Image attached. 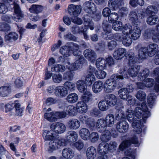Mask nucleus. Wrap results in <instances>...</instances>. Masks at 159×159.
<instances>
[{
    "label": "nucleus",
    "instance_id": "f257e3e1",
    "mask_svg": "<svg viewBox=\"0 0 159 159\" xmlns=\"http://www.w3.org/2000/svg\"><path fill=\"white\" fill-rule=\"evenodd\" d=\"M141 107L142 109L140 107H136L134 110V114L135 117L137 120H134L132 123V126L134 129V131L137 134L141 133L142 131V127L143 123L142 124L141 120L142 118L143 122L146 123V120L147 118L150 116V113L147 110V106L144 102H142L141 104Z\"/></svg>",
    "mask_w": 159,
    "mask_h": 159
},
{
    "label": "nucleus",
    "instance_id": "f03ea898",
    "mask_svg": "<svg viewBox=\"0 0 159 159\" xmlns=\"http://www.w3.org/2000/svg\"><path fill=\"white\" fill-rule=\"evenodd\" d=\"M133 144L135 145L136 147H138L139 145L137 136L134 135L128 140L123 141L119 146V149L120 151H125L124 154L127 156L131 157L132 159H135L136 156V153L135 151L129 147L132 146ZM121 159H130L128 157H125Z\"/></svg>",
    "mask_w": 159,
    "mask_h": 159
},
{
    "label": "nucleus",
    "instance_id": "7ed1b4c3",
    "mask_svg": "<svg viewBox=\"0 0 159 159\" xmlns=\"http://www.w3.org/2000/svg\"><path fill=\"white\" fill-rule=\"evenodd\" d=\"M68 11L71 16L70 19L67 16H65L63 18L64 23L68 25H70L71 21L78 25H80V5H75L71 4L69 5Z\"/></svg>",
    "mask_w": 159,
    "mask_h": 159
},
{
    "label": "nucleus",
    "instance_id": "20e7f679",
    "mask_svg": "<svg viewBox=\"0 0 159 159\" xmlns=\"http://www.w3.org/2000/svg\"><path fill=\"white\" fill-rule=\"evenodd\" d=\"M14 10L13 16L10 15H4L2 17V19L8 23H11V18L16 22H21L24 18V14L21 11L19 5L14 2L12 5Z\"/></svg>",
    "mask_w": 159,
    "mask_h": 159
},
{
    "label": "nucleus",
    "instance_id": "39448f33",
    "mask_svg": "<svg viewBox=\"0 0 159 159\" xmlns=\"http://www.w3.org/2000/svg\"><path fill=\"white\" fill-rule=\"evenodd\" d=\"M80 96L82 102L87 103L92 98V94L87 89L86 82L80 80Z\"/></svg>",
    "mask_w": 159,
    "mask_h": 159
},
{
    "label": "nucleus",
    "instance_id": "423d86ee",
    "mask_svg": "<svg viewBox=\"0 0 159 159\" xmlns=\"http://www.w3.org/2000/svg\"><path fill=\"white\" fill-rule=\"evenodd\" d=\"M83 20L84 22V28L81 26L80 28V32H82L84 38L85 39L88 40L89 36L86 33L88 29L89 28L91 30L94 29V24L92 21H91V17L89 15H85L83 16Z\"/></svg>",
    "mask_w": 159,
    "mask_h": 159
},
{
    "label": "nucleus",
    "instance_id": "0eeeda50",
    "mask_svg": "<svg viewBox=\"0 0 159 159\" xmlns=\"http://www.w3.org/2000/svg\"><path fill=\"white\" fill-rule=\"evenodd\" d=\"M117 78L116 74L112 75L109 79L107 80L105 84L106 86L104 87V90L106 93H109L112 92L117 88L116 81Z\"/></svg>",
    "mask_w": 159,
    "mask_h": 159
},
{
    "label": "nucleus",
    "instance_id": "6e6552de",
    "mask_svg": "<svg viewBox=\"0 0 159 159\" xmlns=\"http://www.w3.org/2000/svg\"><path fill=\"white\" fill-rule=\"evenodd\" d=\"M65 144V140L63 139H55L50 141L49 143L48 151L52 152L59 148L61 146Z\"/></svg>",
    "mask_w": 159,
    "mask_h": 159
},
{
    "label": "nucleus",
    "instance_id": "1a4fd4ad",
    "mask_svg": "<svg viewBox=\"0 0 159 159\" xmlns=\"http://www.w3.org/2000/svg\"><path fill=\"white\" fill-rule=\"evenodd\" d=\"M103 31L102 35L103 38L107 40H110L114 38V35L110 30L111 26L107 21L103 23Z\"/></svg>",
    "mask_w": 159,
    "mask_h": 159
},
{
    "label": "nucleus",
    "instance_id": "9d476101",
    "mask_svg": "<svg viewBox=\"0 0 159 159\" xmlns=\"http://www.w3.org/2000/svg\"><path fill=\"white\" fill-rule=\"evenodd\" d=\"M97 72V71L94 67L91 66H89L87 70V75L85 78V81L88 82V85H91L93 83V82L94 81L95 77L93 74H96Z\"/></svg>",
    "mask_w": 159,
    "mask_h": 159
},
{
    "label": "nucleus",
    "instance_id": "9b49d317",
    "mask_svg": "<svg viewBox=\"0 0 159 159\" xmlns=\"http://www.w3.org/2000/svg\"><path fill=\"white\" fill-rule=\"evenodd\" d=\"M133 86L132 84L129 85L126 88L121 89L118 91L119 97L123 100H127L129 96H130L129 93L133 91Z\"/></svg>",
    "mask_w": 159,
    "mask_h": 159
},
{
    "label": "nucleus",
    "instance_id": "f8f14e48",
    "mask_svg": "<svg viewBox=\"0 0 159 159\" xmlns=\"http://www.w3.org/2000/svg\"><path fill=\"white\" fill-rule=\"evenodd\" d=\"M82 8L83 10L89 14H86L85 15H89L92 17L91 14L93 13V12L96 10V5L93 2L89 1L85 2L82 5ZM92 18H91V20Z\"/></svg>",
    "mask_w": 159,
    "mask_h": 159
},
{
    "label": "nucleus",
    "instance_id": "ddd939ff",
    "mask_svg": "<svg viewBox=\"0 0 159 159\" xmlns=\"http://www.w3.org/2000/svg\"><path fill=\"white\" fill-rule=\"evenodd\" d=\"M73 46L78 48L79 46L73 43H67V45L61 47L60 52L63 56L66 57H68L70 56V51L72 50V47Z\"/></svg>",
    "mask_w": 159,
    "mask_h": 159
},
{
    "label": "nucleus",
    "instance_id": "4468645a",
    "mask_svg": "<svg viewBox=\"0 0 159 159\" xmlns=\"http://www.w3.org/2000/svg\"><path fill=\"white\" fill-rule=\"evenodd\" d=\"M129 125L125 120H120L118 122L116 125V130L121 133L127 132L129 129Z\"/></svg>",
    "mask_w": 159,
    "mask_h": 159
},
{
    "label": "nucleus",
    "instance_id": "2eb2a0df",
    "mask_svg": "<svg viewBox=\"0 0 159 159\" xmlns=\"http://www.w3.org/2000/svg\"><path fill=\"white\" fill-rule=\"evenodd\" d=\"M50 128L56 134L62 133L66 129L65 125L62 123L59 122L51 124Z\"/></svg>",
    "mask_w": 159,
    "mask_h": 159
},
{
    "label": "nucleus",
    "instance_id": "dca6fc26",
    "mask_svg": "<svg viewBox=\"0 0 159 159\" xmlns=\"http://www.w3.org/2000/svg\"><path fill=\"white\" fill-rule=\"evenodd\" d=\"M55 95L58 97L63 98L68 93V91L66 88L62 86L57 87L55 89Z\"/></svg>",
    "mask_w": 159,
    "mask_h": 159
},
{
    "label": "nucleus",
    "instance_id": "f3484780",
    "mask_svg": "<svg viewBox=\"0 0 159 159\" xmlns=\"http://www.w3.org/2000/svg\"><path fill=\"white\" fill-rule=\"evenodd\" d=\"M84 54V57L91 62L95 61L97 57L96 53L94 50L91 49L85 50Z\"/></svg>",
    "mask_w": 159,
    "mask_h": 159
},
{
    "label": "nucleus",
    "instance_id": "a211bd4d",
    "mask_svg": "<svg viewBox=\"0 0 159 159\" xmlns=\"http://www.w3.org/2000/svg\"><path fill=\"white\" fill-rule=\"evenodd\" d=\"M126 49L122 48L117 49L114 52L113 55L114 58L117 60L121 59L126 56Z\"/></svg>",
    "mask_w": 159,
    "mask_h": 159
},
{
    "label": "nucleus",
    "instance_id": "6ab92c4d",
    "mask_svg": "<svg viewBox=\"0 0 159 159\" xmlns=\"http://www.w3.org/2000/svg\"><path fill=\"white\" fill-rule=\"evenodd\" d=\"M124 4L123 0H109L108 2V6L114 10H116Z\"/></svg>",
    "mask_w": 159,
    "mask_h": 159
},
{
    "label": "nucleus",
    "instance_id": "aec40b11",
    "mask_svg": "<svg viewBox=\"0 0 159 159\" xmlns=\"http://www.w3.org/2000/svg\"><path fill=\"white\" fill-rule=\"evenodd\" d=\"M106 104L109 106L113 107L116 104L117 100L116 97L113 94H108L105 97Z\"/></svg>",
    "mask_w": 159,
    "mask_h": 159
},
{
    "label": "nucleus",
    "instance_id": "412c9836",
    "mask_svg": "<svg viewBox=\"0 0 159 159\" xmlns=\"http://www.w3.org/2000/svg\"><path fill=\"white\" fill-rule=\"evenodd\" d=\"M52 130H46L43 134V138L45 141L52 140L56 137V134L54 133Z\"/></svg>",
    "mask_w": 159,
    "mask_h": 159
},
{
    "label": "nucleus",
    "instance_id": "4be33fe9",
    "mask_svg": "<svg viewBox=\"0 0 159 159\" xmlns=\"http://www.w3.org/2000/svg\"><path fill=\"white\" fill-rule=\"evenodd\" d=\"M148 52V56L150 57L153 56L157 52L158 49V45L154 43L149 44L147 48Z\"/></svg>",
    "mask_w": 159,
    "mask_h": 159
},
{
    "label": "nucleus",
    "instance_id": "5701e85b",
    "mask_svg": "<svg viewBox=\"0 0 159 159\" xmlns=\"http://www.w3.org/2000/svg\"><path fill=\"white\" fill-rule=\"evenodd\" d=\"M86 157L88 159H94L97 155V151L93 146L89 147L86 151Z\"/></svg>",
    "mask_w": 159,
    "mask_h": 159
},
{
    "label": "nucleus",
    "instance_id": "b1692460",
    "mask_svg": "<svg viewBox=\"0 0 159 159\" xmlns=\"http://www.w3.org/2000/svg\"><path fill=\"white\" fill-rule=\"evenodd\" d=\"M140 66L139 65L131 66L127 70V73L130 76L132 77H135L138 74L139 71Z\"/></svg>",
    "mask_w": 159,
    "mask_h": 159
},
{
    "label": "nucleus",
    "instance_id": "393cba45",
    "mask_svg": "<svg viewBox=\"0 0 159 159\" xmlns=\"http://www.w3.org/2000/svg\"><path fill=\"white\" fill-rule=\"evenodd\" d=\"M66 138V140L68 142H73L77 140L78 139V136L76 132L71 130L67 132Z\"/></svg>",
    "mask_w": 159,
    "mask_h": 159
},
{
    "label": "nucleus",
    "instance_id": "a878e982",
    "mask_svg": "<svg viewBox=\"0 0 159 159\" xmlns=\"http://www.w3.org/2000/svg\"><path fill=\"white\" fill-rule=\"evenodd\" d=\"M15 108L14 115L18 116H21L23 115L24 108L21 107L20 104L17 101H16L13 103Z\"/></svg>",
    "mask_w": 159,
    "mask_h": 159
},
{
    "label": "nucleus",
    "instance_id": "bb28decb",
    "mask_svg": "<svg viewBox=\"0 0 159 159\" xmlns=\"http://www.w3.org/2000/svg\"><path fill=\"white\" fill-rule=\"evenodd\" d=\"M141 33V31L139 28L137 26H135L130 33L131 38L134 40H137L139 37Z\"/></svg>",
    "mask_w": 159,
    "mask_h": 159
},
{
    "label": "nucleus",
    "instance_id": "cd10ccee",
    "mask_svg": "<svg viewBox=\"0 0 159 159\" xmlns=\"http://www.w3.org/2000/svg\"><path fill=\"white\" fill-rule=\"evenodd\" d=\"M62 156L65 158L71 159L74 156V153L72 149L70 148H64L62 152Z\"/></svg>",
    "mask_w": 159,
    "mask_h": 159
},
{
    "label": "nucleus",
    "instance_id": "c85d7f7f",
    "mask_svg": "<svg viewBox=\"0 0 159 159\" xmlns=\"http://www.w3.org/2000/svg\"><path fill=\"white\" fill-rule=\"evenodd\" d=\"M97 150L99 154H107L108 151V143H100L98 146Z\"/></svg>",
    "mask_w": 159,
    "mask_h": 159
},
{
    "label": "nucleus",
    "instance_id": "c756f323",
    "mask_svg": "<svg viewBox=\"0 0 159 159\" xmlns=\"http://www.w3.org/2000/svg\"><path fill=\"white\" fill-rule=\"evenodd\" d=\"M127 69V67L126 66H124L120 69L119 73L120 75L118 74H116V76L118 80H123L124 78H126L128 77L127 71H126Z\"/></svg>",
    "mask_w": 159,
    "mask_h": 159
},
{
    "label": "nucleus",
    "instance_id": "7c9ffc66",
    "mask_svg": "<svg viewBox=\"0 0 159 159\" xmlns=\"http://www.w3.org/2000/svg\"><path fill=\"white\" fill-rule=\"evenodd\" d=\"M44 117L50 122H54L57 120L56 111L47 112L44 114Z\"/></svg>",
    "mask_w": 159,
    "mask_h": 159
},
{
    "label": "nucleus",
    "instance_id": "2f4dec72",
    "mask_svg": "<svg viewBox=\"0 0 159 159\" xmlns=\"http://www.w3.org/2000/svg\"><path fill=\"white\" fill-rule=\"evenodd\" d=\"M68 126L69 128L71 129H76L80 126L79 121L75 119H72L68 121Z\"/></svg>",
    "mask_w": 159,
    "mask_h": 159
},
{
    "label": "nucleus",
    "instance_id": "473e14b6",
    "mask_svg": "<svg viewBox=\"0 0 159 159\" xmlns=\"http://www.w3.org/2000/svg\"><path fill=\"white\" fill-rule=\"evenodd\" d=\"M103 88V82L98 80L95 82L93 85L92 89L93 91L95 93L101 91Z\"/></svg>",
    "mask_w": 159,
    "mask_h": 159
},
{
    "label": "nucleus",
    "instance_id": "72a5a7b5",
    "mask_svg": "<svg viewBox=\"0 0 159 159\" xmlns=\"http://www.w3.org/2000/svg\"><path fill=\"white\" fill-rule=\"evenodd\" d=\"M18 38V34L15 32H11L5 35V41L11 42L16 41Z\"/></svg>",
    "mask_w": 159,
    "mask_h": 159
},
{
    "label": "nucleus",
    "instance_id": "f704fd0d",
    "mask_svg": "<svg viewBox=\"0 0 159 159\" xmlns=\"http://www.w3.org/2000/svg\"><path fill=\"white\" fill-rule=\"evenodd\" d=\"M105 121L104 119H98L96 124V126L98 131L101 132L103 129L107 127Z\"/></svg>",
    "mask_w": 159,
    "mask_h": 159
},
{
    "label": "nucleus",
    "instance_id": "c9c22d12",
    "mask_svg": "<svg viewBox=\"0 0 159 159\" xmlns=\"http://www.w3.org/2000/svg\"><path fill=\"white\" fill-rule=\"evenodd\" d=\"M96 67L99 69H105L107 67L105 59L102 57L98 58L96 62Z\"/></svg>",
    "mask_w": 159,
    "mask_h": 159
},
{
    "label": "nucleus",
    "instance_id": "e433bc0d",
    "mask_svg": "<svg viewBox=\"0 0 159 159\" xmlns=\"http://www.w3.org/2000/svg\"><path fill=\"white\" fill-rule=\"evenodd\" d=\"M147 48L146 47H143L140 48L138 52L139 59H144L146 58L148 55Z\"/></svg>",
    "mask_w": 159,
    "mask_h": 159
},
{
    "label": "nucleus",
    "instance_id": "4c0bfd02",
    "mask_svg": "<svg viewBox=\"0 0 159 159\" xmlns=\"http://www.w3.org/2000/svg\"><path fill=\"white\" fill-rule=\"evenodd\" d=\"M114 116L112 114L107 115L105 120L107 127H111L113 126L114 123Z\"/></svg>",
    "mask_w": 159,
    "mask_h": 159
},
{
    "label": "nucleus",
    "instance_id": "58836bf2",
    "mask_svg": "<svg viewBox=\"0 0 159 159\" xmlns=\"http://www.w3.org/2000/svg\"><path fill=\"white\" fill-rule=\"evenodd\" d=\"M43 9V7L39 5L33 4L29 8V11L31 13L38 14L41 12Z\"/></svg>",
    "mask_w": 159,
    "mask_h": 159
},
{
    "label": "nucleus",
    "instance_id": "ea45409f",
    "mask_svg": "<svg viewBox=\"0 0 159 159\" xmlns=\"http://www.w3.org/2000/svg\"><path fill=\"white\" fill-rule=\"evenodd\" d=\"M157 11V7L154 5H150L147 7L146 10V13L148 16L156 15Z\"/></svg>",
    "mask_w": 159,
    "mask_h": 159
},
{
    "label": "nucleus",
    "instance_id": "a19ab883",
    "mask_svg": "<svg viewBox=\"0 0 159 159\" xmlns=\"http://www.w3.org/2000/svg\"><path fill=\"white\" fill-rule=\"evenodd\" d=\"M153 75L156 77V80L158 84H156L154 87V90L157 93L159 91V67L155 68L153 71Z\"/></svg>",
    "mask_w": 159,
    "mask_h": 159
},
{
    "label": "nucleus",
    "instance_id": "79ce46f5",
    "mask_svg": "<svg viewBox=\"0 0 159 159\" xmlns=\"http://www.w3.org/2000/svg\"><path fill=\"white\" fill-rule=\"evenodd\" d=\"M149 74V70L148 69L145 68L142 72H140L138 74V80L143 81L147 77Z\"/></svg>",
    "mask_w": 159,
    "mask_h": 159
},
{
    "label": "nucleus",
    "instance_id": "37998d69",
    "mask_svg": "<svg viewBox=\"0 0 159 159\" xmlns=\"http://www.w3.org/2000/svg\"><path fill=\"white\" fill-rule=\"evenodd\" d=\"M11 88L10 86H3L0 87V96L5 97L11 92Z\"/></svg>",
    "mask_w": 159,
    "mask_h": 159
},
{
    "label": "nucleus",
    "instance_id": "c03bdc74",
    "mask_svg": "<svg viewBox=\"0 0 159 159\" xmlns=\"http://www.w3.org/2000/svg\"><path fill=\"white\" fill-rule=\"evenodd\" d=\"M159 21V19L155 15L150 16L147 18V22L150 25H154L157 23Z\"/></svg>",
    "mask_w": 159,
    "mask_h": 159
},
{
    "label": "nucleus",
    "instance_id": "a18cd8bd",
    "mask_svg": "<svg viewBox=\"0 0 159 159\" xmlns=\"http://www.w3.org/2000/svg\"><path fill=\"white\" fill-rule=\"evenodd\" d=\"M111 137V134L110 131L107 130L104 131L101 135L100 139L102 143H106L109 141Z\"/></svg>",
    "mask_w": 159,
    "mask_h": 159
},
{
    "label": "nucleus",
    "instance_id": "49530a36",
    "mask_svg": "<svg viewBox=\"0 0 159 159\" xmlns=\"http://www.w3.org/2000/svg\"><path fill=\"white\" fill-rule=\"evenodd\" d=\"M126 55H128L129 56L128 58L129 65H130L132 64H134L139 62L138 57H135L134 53L131 52H129Z\"/></svg>",
    "mask_w": 159,
    "mask_h": 159
},
{
    "label": "nucleus",
    "instance_id": "de8ad7c7",
    "mask_svg": "<svg viewBox=\"0 0 159 159\" xmlns=\"http://www.w3.org/2000/svg\"><path fill=\"white\" fill-rule=\"evenodd\" d=\"M78 97L75 93H73L69 94L66 98L67 102L70 103H74L77 101Z\"/></svg>",
    "mask_w": 159,
    "mask_h": 159
},
{
    "label": "nucleus",
    "instance_id": "09e8293b",
    "mask_svg": "<svg viewBox=\"0 0 159 159\" xmlns=\"http://www.w3.org/2000/svg\"><path fill=\"white\" fill-rule=\"evenodd\" d=\"M156 97L154 93H150L148 96V103L149 107L152 108L155 103Z\"/></svg>",
    "mask_w": 159,
    "mask_h": 159
},
{
    "label": "nucleus",
    "instance_id": "8fccbe9b",
    "mask_svg": "<svg viewBox=\"0 0 159 159\" xmlns=\"http://www.w3.org/2000/svg\"><path fill=\"white\" fill-rule=\"evenodd\" d=\"M66 111L68 115L71 116H74L77 114L75 107L72 105L66 106Z\"/></svg>",
    "mask_w": 159,
    "mask_h": 159
},
{
    "label": "nucleus",
    "instance_id": "3c124183",
    "mask_svg": "<svg viewBox=\"0 0 159 159\" xmlns=\"http://www.w3.org/2000/svg\"><path fill=\"white\" fill-rule=\"evenodd\" d=\"M134 111L130 109H128L127 111L126 116V118H127L129 121L130 122H133L134 120H136L137 119L134 115Z\"/></svg>",
    "mask_w": 159,
    "mask_h": 159
},
{
    "label": "nucleus",
    "instance_id": "603ef678",
    "mask_svg": "<svg viewBox=\"0 0 159 159\" xmlns=\"http://www.w3.org/2000/svg\"><path fill=\"white\" fill-rule=\"evenodd\" d=\"M121 42L124 46H129L132 43V40L129 35H126L123 36Z\"/></svg>",
    "mask_w": 159,
    "mask_h": 159
},
{
    "label": "nucleus",
    "instance_id": "864d4df0",
    "mask_svg": "<svg viewBox=\"0 0 159 159\" xmlns=\"http://www.w3.org/2000/svg\"><path fill=\"white\" fill-rule=\"evenodd\" d=\"M66 68L64 66L57 64L55 65L53 67L51 68V70L57 72H63L64 71Z\"/></svg>",
    "mask_w": 159,
    "mask_h": 159
},
{
    "label": "nucleus",
    "instance_id": "5fc2aeb1",
    "mask_svg": "<svg viewBox=\"0 0 159 159\" xmlns=\"http://www.w3.org/2000/svg\"><path fill=\"white\" fill-rule=\"evenodd\" d=\"M79 52L80 51L78 50H75L73 52L74 55L75 56H78L77 57L78 59L74 62L73 65L74 70H77L80 67V57L79 55Z\"/></svg>",
    "mask_w": 159,
    "mask_h": 159
},
{
    "label": "nucleus",
    "instance_id": "6e6d98bb",
    "mask_svg": "<svg viewBox=\"0 0 159 159\" xmlns=\"http://www.w3.org/2000/svg\"><path fill=\"white\" fill-rule=\"evenodd\" d=\"M89 134V130L86 128H82L80 130V136L84 140H87Z\"/></svg>",
    "mask_w": 159,
    "mask_h": 159
},
{
    "label": "nucleus",
    "instance_id": "4d7b16f0",
    "mask_svg": "<svg viewBox=\"0 0 159 159\" xmlns=\"http://www.w3.org/2000/svg\"><path fill=\"white\" fill-rule=\"evenodd\" d=\"M119 18L117 13L114 12L111 13L108 17V20L110 23H114Z\"/></svg>",
    "mask_w": 159,
    "mask_h": 159
},
{
    "label": "nucleus",
    "instance_id": "13d9d810",
    "mask_svg": "<svg viewBox=\"0 0 159 159\" xmlns=\"http://www.w3.org/2000/svg\"><path fill=\"white\" fill-rule=\"evenodd\" d=\"M129 18L134 24L138 21V17L136 13L133 11L130 12L129 15Z\"/></svg>",
    "mask_w": 159,
    "mask_h": 159
},
{
    "label": "nucleus",
    "instance_id": "bf43d9fd",
    "mask_svg": "<svg viewBox=\"0 0 159 159\" xmlns=\"http://www.w3.org/2000/svg\"><path fill=\"white\" fill-rule=\"evenodd\" d=\"M131 26L129 24H126L123 28L122 27V33L124 34L129 35L130 33L132 30Z\"/></svg>",
    "mask_w": 159,
    "mask_h": 159
},
{
    "label": "nucleus",
    "instance_id": "052dcab7",
    "mask_svg": "<svg viewBox=\"0 0 159 159\" xmlns=\"http://www.w3.org/2000/svg\"><path fill=\"white\" fill-rule=\"evenodd\" d=\"M5 111L6 113H8V115L9 116H11L14 115V113L12 111L13 107L9 104H6L5 105Z\"/></svg>",
    "mask_w": 159,
    "mask_h": 159
},
{
    "label": "nucleus",
    "instance_id": "680f3d73",
    "mask_svg": "<svg viewBox=\"0 0 159 159\" xmlns=\"http://www.w3.org/2000/svg\"><path fill=\"white\" fill-rule=\"evenodd\" d=\"M100 110L102 111H105L108 109V105L106 104V101L105 100L100 101L98 104Z\"/></svg>",
    "mask_w": 159,
    "mask_h": 159
},
{
    "label": "nucleus",
    "instance_id": "e2e57ef3",
    "mask_svg": "<svg viewBox=\"0 0 159 159\" xmlns=\"http://www.w3.org/2000/svg\"><path fill=\"white\" fill-rule=\"evenodd\" d=\"M126 116L125 115L124 112L122 111H117L116 113V118L117 120H120L126 119Z\"/></svg>",
    "mask_w": 159,
    "mask_h": 159
},
{
    "label": "nucleus",
    "instance_id": "0e129e2a",
    "mask_svg": "<svg viewBox=\"0 0 159 159\" xmlns=\"http://www.w3.org/2000/svg\"><path fill=\"white\" fill-rule=\"evenodd\" d=\"M105 60L107 66L108 65L110 67H112L114 65L115 60L111 56H108L106 57Z\"/></svg>",
    "mask_w": 159,
    "mask_h": 159
},
{
    "label": "nucleus",
    "instance_id": "69168bd1",
    "mask_svg": "<svg viewBox=\"0 0 159 159\" xmlns=\"http://www.w3.org/2000/svg\"><path fill=\"white\" fill-rule=\"evenodd\" d=\"M136 97L140 101H143L146 99V94L143 91L140 90L138 92Z\"/></svg>",
    "mask_w": 159,
    "mask_h": 159
},
{
    "label": "nucleus",
    "instance_id": "338daca9",
    "mask_svg": "<svg viewBox=\"0 0 159 159\" xmlns=\"http://www.w3.org/2000/svg\"><path fill=\"white\" fill-rule=\"evenodd\" d=\"M144 2L143 0H130L129 4L132 7H135L137 4L141 6L144 5Z\"/></svg>",
    "mask_w": 159,
    "mask_h": 159
},
{
    "label": "nucleus",
    "instance_id": "774afa93",
    "mask_svg": "<svg viewBox=\"0 0 159 159\" xmlns=\"http://www.w3.org/2000/svg\"><path fill=\"white\" fill-rule=\"evenodd\" d=\"M74 75L71 71H68L65 73L63 75V79L68 80H72L73 78Z\"/></svg>",
    "mask_w": 159,
    "mask_h": 159
}]
</instances>
